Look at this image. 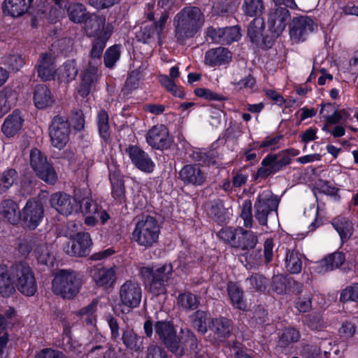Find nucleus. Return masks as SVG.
Here are the masks:
<instances>
[{
	"mask_svg": "<svg viewBox=\"0 0 358 358\" xmlns=\"http://www.w3.org/2000/svg\"><path fill=\"white\" fill-rule=\"evenodd\" d=\"M1 208L0 215L3 219L13 224L19 222L21 213L16 202L10 199L4 200L1 203Z\"/></svg>",
	"mask_w": 358,
	"mask_h": 358,
	"instance_id": "34",
	"label": "nucleus"
},
{
	"mask_svg": "<svg viewBox=\"0 0 358 358\" xmlns=\"http://www.w3.org/2000/svg\"><path fill=\"white\" fill-rule=\"evenodd\" d=\"M264 27V21L262 18H255L249 24L248 29V36L251 41L255 43L259 42L262 38V31Z\"/></svg>",
	"mask_w": 358,
	"mask_h": 358,
	"instance_id": "47",
	"label": "nucleus"
},
{
	"mask_svg": "<svg viewBox=\"0 0 358 358\" xmlns=\"http://www.w3.org/2000/svg\"><path fill=\"white\" fill-rule=\"evenodd\" d=\"M146 358H168L167 354L161 347L150 345L147 350Z\"/></svg>",
	"mask_w": 358,
	"mask_h": 358,
	"instance_id": "64",
	"label": "nucleus"
},
{
	"mask_svg": "<svg viewBox=\"0 0 358 358\" xmlns=\"http://www.w3.org/2000/svg\"><path fill=\"white\" fill-rule=\"evenodd\" d=\"M282 136L278 135L274 137L266 138L259 145L260 148H264L265 150H275L280 147V141Z\"/></svg>",
	"mask_w": 358,
	"mask_h": 358,
	"instance_id": "63",
	"label": "nucleus"
},
{
	"mask_svg": "<svg viewBox=\"0 0 358 358\" xmlns=\"http://www.w3.org/2000/svg\"><path fill=\"white\" fill-rule=\"evenodd\" d=\"M316 27V24L309 17H294L290 25V38L295 43L303 42Z\"/></svg>",
	"mask_w": 358,
	"mask_h": 358,
	"instance_id": "13",
	"label": "nucleus"
},
{
	"mask_svg": "<svg viewBox=\"0 0 358 358\" xmlns=\"http://www.w3.org/2000/svg\"><path fill=\"white\" fill-rule=\"evenodd\" d=\"M98 77L96 62H90L87 69L81 74V82L78 88L79 94L83 97L87 96L97 82Z\"/></svg>",
	"mask_w": 358,
	"mask_h": 358,
	"instance_id": "21",
	"label": "nucleus"
},
{
	"mask_svg": "<svg viewBox=\"0 0 358 358\" xmlns=\"http://www.w3.org/2000/svg\"><path fill=\"white\" fill-rule=\"evenodd\" d=\"M78 71L75 60H68L57 69L56 80L60 83H69L76 78Z\"/></svg>",
	"mask_w": 358,
	"mask_h": 358,
	"instance_id": "32",
	"label": "nucleus"
},
{
	"mask_svg": "<svg viewBox=\"0 0 358 358\" xmlns=\"http://www.w3.org/2000/svg\"><path fill=\"white\" fill-rule=\"evenodd\" d=\"M178 304L185 310H195L199 305L198 296L190 292H185L178 295Z\"/></svg>",
	"mask_w": 358,
	"mask_h": 358,
	"instance_id": "45",
	"label": "nucleus"
},
{
	"mask_svg": "<svg viewBox=\"0 0 358 358\" xmlns=\"http://www.w3.org/2000/svg\"><path fill=\"white\" fill-rule=\"evenodd\" d=\"M279 199L271 192H264L260 194L255 203V217L259 224H267L268 215L271 212H277Z\"/></svg>",
	"mask_w": 358,
	"mask_h": 358,
	"instance_id": "10",
	"label": "nucleus"
},
{
	"mask_svg": "<svg viewBox=\"0 0 358 358\" xmlns=\"http://www.w3.org/2000/svg\"><path fill=\"white\" fill-rule=\"evenodd\" d=\"M10 275L17 289L27 296H34L37 292V283L31 267L24 262L10 266Z\"/></svg>",
	"mask_w": 358,
	"mask_h": 358,
	"instance_id": "4",
	"label": "nucleus"
},
{
	"mask_svg": "<svg viewBox=\"0 0 358 358\" xmlns=\"http://www.w3.org/2000/svg\"><path fill=\"white\" fill-rule=\"evenodd\" d=\"M258 243L257 235L242 227L236 229V244L239 246H255Z\"/></svg>",
	"mask_w": 358,
	"mask_h": 358,
	"instance_id": "44",
	"label": "nucleus"
},
{
	"mask_svg": "<svg viewBox=\"0 0 358 358\" xmlns=\"http://www.w3.org/2000/svg\"><path fill=\"white\" fill-rule=\"evenodd\" d=\"M211 329L214 332L215 338L220 341H224L231 334L232 323L230 320L225 317L216 318L211 322Z\"/></svg>",
	"mask_w": 358,
	"mask_h": 358,
	"instance_id": "33",
	"label": "nucleus"
},
{
	"mask_svg": "<svg viewBox=\"0 0 358 358\" xmlns=\"http://www.w3.org/2000/svg\"><path fill=\"white\" fill-rule=\"evenodd\" d=\"M55 100L49 88L45 85L36 86L34 93V102L38 109L51 106Z\"/></svg>",
	"mask_w": 358,
	"mask_h": 358,
	"instance_id": "29",
	"label": "nucleus"
},
{
	"mask_svg": "<svg viewBox=\"0 0 358 358\" xmlns=\"http://www.w3.org/2000/svg\"><path fill=\"white\" fill-rule=\"evenodd\" d=\"M71 129L68 120L62 116L53 117L49 127L51 144L56 148H64L69 140Z\"/></svg>",
	"mask_w": 358,
	"mask_h": 358,
	"instance_id": "8",
	"label": "nucleus"
},
{
	"mask_svg": "<svg viewBox=\"0 0 358 358\" xmlns=\"http://www.w3.org/2000/svg\"><path fill=\"white\" fill-rule=\"evenodd\" d=\"M121 46L114 45L108 48L104 55V64L108 68H113L120 57Z\"/></svg>",
	"mask_w": 358,
	"mask_h": 358,
	"instance_id": "52",
	"label": "nucleus"
},
{
	"mask_svg": "<svg viewBox=\"0 0 358 358\" xmlns=\"http://www.w3.org/2000/svg\"><path fill=\"white\" fill-rule=\"evenodd\" d=\"M178 178L185 185L199 186L204 183L206 176L199 164H189L180 170Z\"/></svg>",
	"mask_w": 358,
	"mask_h": 358,
	"instance_id": "16",
	"label": "nucleus"
},
{
	"mask_svg": "<svg viewBox=\"0 0 358 358\" xmlns=\"http://www.w3.org/2000/svg\"><path fill=\"white\" fill-rule=\"evenodd\" d=\"M43 206L38 200L30 199L21 211L22 220L24 227L35 229L43 217Z\"/></svg>",
	"mask_w": 358,
	"mask_h": 358,
	"instance_id": "12",
	"label": "nucleus"
},
{
	"mask_svg": "<svg viewBox=\"0 0 358 358\" xmlns=\"http://www.w3.org/2000/svg\"><path fill=\"white\" fill-rule=\"evenodd\" d=\"M350 117V110L335 109L331 117H329V122L328 124H335L338 123H343L347 121Z\"/></svg>",
	"mask_w": 358,
	"mask_h": 358,
	"instance_id": "61",
	"label": "nucleus"
},
{
	"mask_svg": "<svg viewBox=\"0 0 358 358\" xmlns=\"http://www.w3.org/2000/svg\"><path fill=\"white\" fill-rule=\"evenodd\" d=\"M67 16L70 21L76 24H81L89 15L86 7L78 2H68L64 5Z\"/></svg>",
	"mask_w": 358,
	"mask_h": 358,
	"instance_id": "30",
	"label": "nucleus"
},
{
	"mask_svg": "<svg viewBox=\"0 0 358 358\" xmlns=\"http://www.w3.org/2000/svg\"><path fill=\"white\" fill-rule=\"evenodd\" d=\"M34 0H4L2 6L3 13L12 17H19L30 9Z\"/></svg>",
	"mask_w": 358,
	"mask_h": 358,
	"instance_id": "24",
	"label": "nucleus"
},
{
	"mask_svg": "<svg viewBox=\"0 0 358 358\" xmlns=\"http://www.w3.org/2000/svg\"><path fill=\"white\" fill-rule=\"evenodd\" d=\"M275 160V155H269L266 156L262 162V166L258 169L255 173V179L266 178L271 173L276 172V169L273 166Z\"/></svg>",
	"mask_w": 358,
	"mask_h": 358,
	"instance_id": "46",
	"label": "nucleus"
},
{
	"mask_svg": "<svg viewBox=\"0 0 358 358\" xmlns=\"http://www.w3.org/2000/svg\"><path fill=\"white\" fill-rule=\"evenodd\" d=\"M227 293L235 308L242 310L246 309V303L243 300V292L236 283L232 282L228 283Z\"/></svg>",
	"mask_w": 358,
	"mask_h": 358,
	"instance_id": "39",
	"label": "nucleus"
},
{
	"mask_svg": "<svg viewBox=\"0 0 358 358\" xmlns=\"http://www.w3.org/2000/svg\"><path fill=\"white\" fill-rule=\"evenodd\" d=\"M133 164L141 171L150 173L154 171L155 163L148 153L136 145H131L126 150Z\"/></svg>",
	"mask_w": 358,
	"mask_h": 358,
	"instance_id": "17",
	"label": "nucleus"
},
{
	"mask_svg": "<svg viewBox=\"0 0 358 358\" xmlns=\"http://www.w3.org/2000/svg\"><path fill=\"white\" fill-rule=\"evenodd\" d=\"M231 59L232 54L227 48L218 47L206 52L204 63L210 67H214L227 64Z\"/></svg>",
	"mask_w": 358,
	"mask_h": 358,
	"instance_id": "22",
	"label": "nucleus"
},
{
	"mask_svg": "<svg viewBox=\"0 0 358 358\" xmlns=\"http://www.w3.org/2000/svg\"><path fill=\"white\" fill-rule=\"evenodd\" d=\"M160 83L169 92H171L174 96L179 98H183L185 96L184 92L179 88L175 83L167 76L162 75L159 76Z\"/></svg>",
	"mask_w": 358,
	"mask_h": 358,
	"instance_id": "56",
	"label": "nucleus"
},
{
	"mask_svg": "<svg viewBox=\"0 0 358 358\" xmlns=\"http://www.w3.org/2000/svg\"><path fill=\"white\" fill-rule=\"evenodd\" d=\"M97 301H93L89 305L80 309L77 315L87 324L93 326L96 321Z\"/></svg>",
	"mask_w": 358,
	"mask_h": 358,
	"instance_id": "43",
	"label": "nucleus"
},
{
	"mask_svg": "<svg viewBox=\"0 0 358 358\" xmlns=\"http://www.w3.org/2000/svg\"><path fill=\"white\" fill-rule=\"evenodd\" d=\"M299 338V331L294 328L285 329L279 340V346L285 348L290 343L296 342Z\"/></svg>",
	"mask_w": 358,
	"mask_h": 358,
	"instance_id": "53",
	"label": "nucleus"
},
{
	"mask_svg": "<svg viewBox=\"0 0 358 358\" xmlns=\"http://www.w3.org/2000/svg\"><path fill=\"white\" fill-rule=\"evenodd\" d=\"M83 23L85 31L90 37H99L103 35L107 28L112 27L110 24L106 25L104 15L96 13H90Z\"/></svg>",
	"mask_w": 358,
	"mask_h": 358,
	"instance_id": "19",
	"label": "nucleus"
},
{
	"mask_svg": "<svg viewBox=\"0 0 358 358\" xmlns=\"http://www.w3.org/2000/svg\"><path fill=\"white\" fill-rule=\"evenodd\" d=\"M16 100V93L11 87L7 86L0 91V118L11 109Z\"/></svg>",
	"mask_w": 358,
	"mask_h": 358,
	"instance_id": "37",
	"label": "nucleus"
},
{
	"mask_svg": "<svg viewBox=\"0 0 358 358\" xmlns=\"http://www.w3.org/2000/svg\"><path fill=\"white\" fill-rule=\"evenodd\" d=\"M252 202L249 199L243 201L241 205L240 217L243 220V226L246 228H251L252 226Z\"/></svg>",
	"mask_w": 358,
	"mask_h": 358,
	"instance_id": "54",
	"label": "nucleus"
},
{
	"mask_svg": "<svg viewBox=\"0 0 358 358\" xmlns=\"http://www.w3.org/2000/svg\"><path fill=\"white\" fill-rule=\"evenodd\" d=\"M169 13H162L161 17L157 21L154 22V28L152 31H149L148 33L145 29L142 31V36H138L139 40L142 41L143 43H148L149 40L155 34H156L159 38L161 37V35L163 32V30L165 28V25L169 19Z\"/></svg>",
	"mask_w": 358,
	"mask_h": 358,
	"instance_id": "40",
	"label": "nucleus"
},
{
	"mask_svg": "<svg viewBox=\"0 0 358 358\" xmlns=\"http://www.w3.org/2000/svg\"><path fill=\"white\" fill-rule=\"evenodd\" d=\"M250 285V289L255 291H262L266 287V280L262 275L254 274L247 278Z\"/></svg>",
	"mask_w": 358,
	"mask_h": 358,
	"instance_id": "60",
	"label": "nucleus"
},
{
	"mask_svg": "<svg viewBox=\"0 0 358 358\" xmlns=\"http://www.w3.org/2000/svg\"><path fill=\"white\" fill-rule=\"evenodd\" d=\"M22 122L20 112L14 110L4 120L1 130L7 137L13 136L21 129Z\"/></svg>",
	"mask_w": 358,
	"mask_h": 358,
	"instance_id": "31",
	"label": "nucleus"
},
{
	"mask_svg": "<svg viewBox=\"0 0 358 358\" xmlns=\"http://www.w3.org/2000/svg\"><path fill=\"white\" fill-rule=\"evenodd\" d=\"M3 63L13 71H18L22 67L24 60L20 55L13 54L5 56L3 58Z\"/></svg>",
	"mask_w": 358,
	"mask_h": 358,
	"instance_id": "58",
	"label": "nucleus"
},
{
	"mask_svg": "<svg viewBox=\"0 0 358 358\" xmlns=\"http://www.w3.org/2000/svg\"><path fill=\"white\" fill-rule=\"evenodd\" d=\"M82 282L78 275L70 270H59L52 282V290L64 299H73L80 292Z\"/></svg>",
	"mask_w": 358,
	"mask_h": 358,
	"instance_id": "3",
	"label": "nucleus"
},
{
	"mask_svg": "<svg viewBox=\"0 0 358 358\" xmlns=\"http://www.w3.org/2000/svg\"><path fill=\"white\" fill-rule=\"evenodd\" d=\"M289 17V10L285 8L279 7L273 10L268 20L271 31L279 35L285 29Z\"/></svg>",
	"mask_w": 358,
	"mask_h": 358,
	"instance_id": "23",
	"label": "nucleus"
},
{
	"mask_svg": "<svg viewBox=\"0 0 358 358\" xmlns=\"http://www.w3.org/2000/svg\"><path fill=\"white\" fill-rule=\"evenodd\" d=\"M93 281L99 287L106 288L113 285L116 280V273L114 268H106L97 265L90 270Z\"/></svg>",
	"mask_w": 358,
	"mask_h": 358,
	"instance_id": "20",
	"label": "nucleus"
},
{
	"mask_svg": "<svg viewBox=\"0 0 358 358\" xmlns=\"http://www.w3.org/2000/svg\"><path fill=\"white\" fill-rule=\"evenodd\" d=\"M155 331L159 339L176 356H183L187 347L195 356L199 354L198 341L188 329H181L179 336H177L173 324L167 320H162L155 323Z\"/></svg>",
	"mask_w": 358,
	"mask_h": 358,
	"instance_id": "1",
	"label": "nucleus"
},
{
	"mask_svg": "<svg viewBox=\"0 0 358 358\" xmlns=\"http://www.w3.org/2000/svg\"><path fill=\"white\" fill-rule=\"evenodd\" d=\"M109 179L112 187V196L116 200L121 201L124 196V186L118 171L110 172Z\"/></svg>",
	"mask_w": 358,
	"mask_h": 358,
	"instance_id": "42",
	"label": "nucleus"
},
{
	"mask_svg": "<svg viewBox=\"0 0 358 358\" xmlns=\"http://www.w3.org/2000/svg\"><path fill=\"white\" fill-rule=\"evenodd\" d=\"M78 203L81 206L79 211L85 216V223L88 226H94L99 222L104 224L110 218L108 213L90 198L80 199Z\"/></svg>",
	"mask_w": 358,
	"mask_h": 358,
	"instance_id": "9",
	"label": "nucleus"
},
{
	"mask_svg": "<svg viewBox=\"0 0 358 358\" xmlns=\"http://www.w3.org/2000/svg\"><path fill=\"white\" fill-rule=\"evenodd\" d=\"M122 340L127 348L138 351L141 348L143 338L138 336L133 329L127 327L123 329Z\"/></svg>",
	"mask_w": 358,
	"mask_h": 358,
	"instance_id": "41",
	"label": "nucleus"
},
{
	"mask_svg": "<svg viewBox=\"0 0 358 358\" xmlns=\"http://www.w3.org/2000/svg\"><path fill=\"white\" fill-rule=\"evenodd\" d=\"M217 237L227 244H236V229L223 228L217 234Z\"/></svg>",
	"mask_w": 358,
	"mask_h": 358,
	"instance_id": "59",
	"label": "nucleus"
},
{
	"mask_svg": "<svg viewBox=\"0 0 358 358\" xmlns=\"http://www.w3.org/2000/svg\"><path fill=\"white\" fill-rule=\"evenodd\" d=\"M340 300L343 302L358 301V283H355L344 289L341 293Z\"/></svg>",
	"mask_w": 358,
	"mask_h": 358,
	"instance_id": "57",
	"label": "nucleus"
},
{
	"mask_svg": "<svg viewBox=\"0 0 358 358\" xmlns=\"http://www.w3.org/2000/svg\"><path fill=\"white\" fill-rule=\"evenodd\" d=\"M15 282L10 275V268L6 271V266L0 265V294L8 297L15 292Z\"/></svg>",
	"mask_w": 358,
	"mask_h": 358,
	"instance_id": "35",
	"label": "nucleus"
},
{
	"mask_svg": "<svg viewBox=\"0 0 358 358\" xmlns=\"http://www.w3.org/2000/svg\"><path fill=\"white\" fill-rule=\"evenodd\" d=\"M345 260V255L341 252H335L317 263L315 271L318 273H324L341 266Z\"/></svg>",
	"mask_w": 358,
	"mask_h": 358,
	"instance_id": "27",
	"label": "nucleus"
},
{
	"mask_svg": "<svg viewBox=\"0 0 358 358\" xmlns=\"http://www.w3.org/2000/svg\"><path fill=\"white\" fill-rule=\"evenodd\" d=\"M55 58L51 53H43L40 55L36 71L38 76L43 81L56 80Z\"/></svg>",
	"mask_w": 358,
	"mask_h": 358,
	"instance_id": "18",
	"label": "nucleus"
},
{
	"mask_svg": "<svg viewBox=\"0 0 358 358\" xmlns=\"http://www.w3.org/2000/svg\"><path fill=\"white\" fill-rule=\"evenodd\" d=\"M113 33V27H108L106 29L104 34L96 37L92 43V48L91 50V57L94 59L92 62H100V59L102 55L103 49L106 47V42L110 37Z\"/></svg>",
	"mask_w": 358,
	"mask_h": 358,
	"instance_id": "36",
	"label": "nucleus"
},
{
	"mask_svg": "<svg viewBox=\"0 0 358 358\" xmlns=\"http://www.w3.org/2000/svg\"><path fill=\"white\" fill-rule=\"evenodd\" d=\"M205 16L196 6H187L176 14L173 23L176 37L180 43L193 37L203 27Z\"/></svg>",
	"mask_w": 358,
	"mask_h": 358,
	"instance_id": "2",
	"label": "nucleus"
},
{
	"mask_svg": "<svg viewBox=\"0 0 358 358\" xmlns=\"http://www.w3.org/2000/svg\"><path fill=\"white\" fill-rule=\"evenodd\" d=\"M145 137L148 144L155 150L168 149L173 142L168 129L164 124L152 127L147 132Z\"/></svg>",
	"mask_w": 358,
	"mask_h": 358,
	"instance_id": "14",
	"label": "nucleus"
},
{
	"mask_svg": "<svg viewBox=\"0 0 358 358\" xmlns=\"http://www.w3.org/2000/svg\"><path fill=\"white\" fill-rule=\"evenodd\" d=\"M295 307L301 313L308 312L312 308L311 294H307L296 299Z\"/></svg>",
	"mask_w": 358,
	"mask_h": 358,
	"instance_id": "62",
	"label": "nucleus"
},
{
	"mask_svg": "<svg viewBox=\"0 0 358 358\" xmlns=\"http://www.w3.org/2000/svg\"><path fill=\"white\" fill-rule=\"evenodd\" d=\"M206 318L207 313L201 310L196 311L192 316L193 326L202 334H205L207 331Z\"/></svg>",
	"mask_w": 358,
	"mask_h": 358,
	"instance_id": "55",
	"label": "nucleus"
},
{
	"mask_svg": "<svg viewBox=\"0 0 358 358\" xmlns=\"http://www.w3.org/2000/svg\"><path fill=\"white\" fill-rule=\"evenodd\" d=\"M160 271H164L165 273L162 278H158L156 275H152L150 278H143L145 282L148 285L150 291L155 295H159L165 292L166 288L164 282L170 278L173 267L171 264H164L162 266Z\"/></svg>",
	"mask_w": 358,
	"mask_h": 358,
	"instance_id": "25",
	"label": "nucleus"
},
{
	"mask_svg": "<svg viewBox=\"0 0 358 358\" xmlns=\"http://www.w3.org/2000/svg\"><path fill=\"white\" fill-rule=\"evenodd\" d=\"M35 253L38 263L53 266L56 258L49 248H36Z\"/></svg>",
	"mask_w": 358,
	"mask_h": 358,
	"instance_id": "50",
	"label": "nucleus"
},
{
	"mask_svg": "<svg viewBox=\"0 0 358 358\" xmlns=\"http://www.w3.org/2000/svg\"><path fill=\"white\" fill-rule=\"evenodd\" d=\"M305 259L303 254L296 248H287L285 254V268L292 274H298L301 271L303 261Z\"/></svg>",
	"mask_w": 358,
	"mask_h": 358,
	"instance_id": "26",
	"label": "nucleus"
},
{
	"mask_svg": "<svg viewBox=\"0 0 358 358\" xmlns=\"http://www.w3.org/2000/svg\"><path fill=\"white\" fill-rule=\"evenodd\" d=\"M242 9L244 13L250 17L261 15L264 10L262 0H244Z\"/></svg>",
	"mask_w": 358,
	"mask_h": 358,
	"instance_id": "48",
	"label": "nucleus"
},
{
	"mask_svg": "<svg viewBox=\"0 0 358 358\" xmlns=\"http://www.w3.org/2000/svg\"><path fill=\"white\" fill-rule=\"evenodd\" d=\"M331 224L339 234L341 245H343L353 234V224L346 217L338 216L331 220Z\"/></svg>",
	"mask_w": 358,
	"mask_h": 358,
	"instance_id": "28",
	"label": "nucleus"
},
{
	"mask_svg": "<svg viewBox=\"0 0 358 358\" xmlns=\"http://www.w3.org/2000/svg\"><path fill=\"white\" fill-rule=\"evenodd\" d=\"M17 178V173L15 169H9L3 171L0 178V191L6 192L13 185Z\"/></svg>",
	"mask_w": 358,
	"mask_h": 358,
	"instance_id": "51",
	"label": "nucleus"
},
{
	"mask_svg": "<svg viewBox=\"0 0 358 358\" xmlns=\"http://www.w3.org/2000/svg\"><path fill=\"white\" fill-rule=\"evenodd\" d=\"M30 164L36 175L43 181L50 184L57 181V176L54 168L39 150L35 148L31 150Z\"/></svg>",
	"mask_w": 358,
	"mask_h": 358,
	"instance_id": "7",
	"label": "nucleus"
},
{
	"mask_svg": "<svg viewBox=\"0 0 358 358\" xmlns=\"http://www.w3.org/2000/svg\"><path fill=\"white\" fill-rule=\"evenodd\" d=\"M159 234V225L157 220L150 215H143L138 220L133 231L134 239L142 246L155 243Z\"/></svg>",
	"mask_w": 358,
	"mask_h": 358,
	"instance_id": "5",
	"label": "nucleus"
},
{
	"mask_svg": "<svg viewBox=\"0 0 358 358\" xmlns=\"http://www.w3.org/2000/svg\"><path fill=\"white\" fill-rule=\"evenodd\" d=\"M121 313H129L131 309L137 308L141 301L142 289L141 285L135 280H126L119 289Z\"/></svg>",
	"mask_w": 358,
	"mask_h": 358,
	"instance_id": "6",
	"label": "nucleus"
},
{
	"mask_svg": "<svg viewBox=\"0 0 358 358\" xmlns=\"http://www.w3.org/2000/svg\"><path fill=\"white\" fill-rule=\"evenodd\" d=\"M96 121L100 136L108 141L110 138L108 113L105 110H100L97 114Z\"/></svg>",
	"mask_w": 358,
	"mask_h": 358,
	"instance_id": "49",
	"label": "nucleus"
},
{
	"mask_svg": "<svg viewBox=\"0 0 358 358\" xmlns=\"http://www.w3.org/2000/svg\"><path fill=\"white\" fill-rule=\"evenodd\" d=\"M207 35L213 42L222 44H230L238 41L241 37V30L238 26L225 28L209 27Z\"/></svg>",
	"mask_w": 358,
	"mask_h": 358,
	"instance_id": "15",
	"label": "nucleus"
},
{
	"mask_svg": "<svg viewBox=\"0 0 358 358\" xmlns=\"http://www.w3.org/2000/svg\"><path fill=\"white\" fill-rule=\"evenodd\" d=\"M80 196L76 194L74 197L64 192H56L51 195L50 203L59 213L69 215L77 213L81 206H79Z\"/></svg>",
	"mask_w": 358,
	"mask_h": 358,
	"instance_id": "11",
	"label": "nucleus"
},
{
	"mask_svg": "<svg viewBox=\"0 0 358 358\" xmlns=\"http://www.w3.org/2000/svg\"><path fill=\"white\" fill-rule=\"evenodd\" d=\"M292 284L294 285L299 290L302 287V285L301 283L296 282L290 278L282 274L274 275L272 278L273 289L280 294L286 293Z\"/></svg>",
	"mask_w": 358,
	"mask_h": 358,
	"instance_id": "38",
	"label": "nucleus"
}]
</instances>
